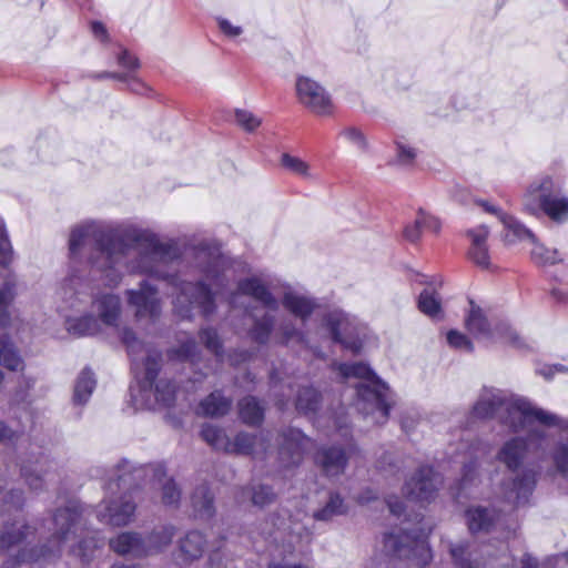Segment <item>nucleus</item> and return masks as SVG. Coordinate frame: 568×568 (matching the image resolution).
Returning a JSON list of instances; mask_svg holds the SVG:
<instances>
[{"mask_svg":"<svg viewBox=\"0 0 568 568\" xmlns=\"http://www.w3.org/2000/svg\"><path fill=\"white\" fill-rule=\"evenodd\" d=\"M89 237L95 243V252L90 256L92 273L99 274L103 285L118 286L124 268L132 274L165 276L161 265L165 263L170 247L151 230L133 224L110 226L88 222L71 231V254H79Z\"/></svg>","mask_w":568,"mask_h":568,"instance_id":"nucleus-1","label":"nucleus"},{"mask_svg":"<svg viewBox=\"0 0 568 568\" xmlns=\"http://www.w3.org/2000/svg\"><path fill=\"white\" fill-rule=\"evenodd\" d=\"M52 534L48 545L39 550L30 547L38 535V528L26 523L16 521L3 527L0 531V549L9 558L3 561L1 568H17L22 562H37L60 552L64 547L79 556L83 561H89L93 552L101 544L97 540H83L84 530L81 507L77 501H70L63 508L55 510L51 523Z\"/></svg>","mask_w":568,"mask_h":568,"instance_id":"nucleus-2","label":"nucleus"},{"mask_svg":"<svg viewBox=\"0 0 568 568\" xmlns=\"http://www.w3.org/2000/svg\"><path fill=\"white\" fill-rule=\"evenodd\" d=\"M223 265L224 258L216 251L200 250L196 253L199 280L193 282L187 274L171 277L174 287L173 308L179 316L191 318L214 311V295L225 285Z\"/></svg>","mask_w":568,"mask_h":568,"instance_id":"nucleus-3","label":"nucleus"},{"mask_svg":"<svg viewBox=\"0 0 568 568\" xmlns=\"http://www.w3.org/2000/svg\"><path fill=\"white\" fill-rule=\"evenodd\" d=\"M120 335L132 358V369L139 383V394L133 393L135 402L148 408L155 404L171 405L176 396L172 384L166 379H160L154 384L160 369L161 354L145 346L128 327L122 328Z\"/></svg>","mask_w":568,"mask_h":568,"instance_id":"nucleus-4","label":"nucleus"},{"mask_svg":"<svg viewBox=\"0 0 568 568\" xmlns=\"http://www.w3.org/2000/svg\"><path fill=\"white\" fill-rule=\"evenodd\" d=\"M470 415L475 419L497 418L514 432L530 427L534 422L551 425L556 415L519 396H506L499 389H484L475 402Z\"/></svg>","mask_w":568,"mask_h":568,"instance_id":"nucleus-5","label":"nucleus"},{"mask_svg":"<svg viewBox=\"0 0 568 568\" xmlns=\"http://www.w3.org/2000/svg\"><path fill=\"white\" fill-rule=\"evenodd\" d=\"M338 372L346 379L351 377L362 379L356 385L358 409L366 416H372L375 424H384L392 406L387 385L362 363L339 364Z\"/></svg>","mask_w":568,"mask_h":568,"instance_id":"nucleus-6","label":"nucleus"},{"mask_svg":"<svg viewBox=\"0 0 568 568\" xmlns=\"http://www.w3.org/2000/svg\"><path fill=\"white\" fill-rule=\"evenodd\" d=\"M142 473V469L131 470V466L128 463L121 465L116 478H111L108 483L105 497L97 508V517L100 521L114 527H121L129 525L133 520L135 504L126 494H120L119 496L116 494L120 490L128 489L132 481L138 479Z\"/></svg>","mask_w":568,"mask_h":568,"instance_id":"nucleus-7","label":"nucleus"},{"mask_svg":"<svg viewBox=\"0 0 568 568\" xmlns=\"http://www.w3.org/2000/svg\"><path fill=\"white\" fill-rule=\"evenodd\" d=\"M558 418L551 425H542L539 422L519 432H526V437H514L504 443L500 447L497 459L504 464L509 470L518 469L526 456L530 453L544 454L554 444L552 427L557 426Z\"/></svg>","mask_w":568,"mask_h":568,"instance_id":"nucleus-8","label":"nucleus"},{"mask_svg":"<svg viewBox=\"0 0 568 568\" xmlns=\"http://www.w3.org/2000/svg\"><path fill=\"white\" fill-rule=\"evenodd\" d=\"M465 327L467 332L484 346L495 344H516L517 333L506 322L489 318L486 312L474 304L469 303V310L465 316Z\"/></svg>","mask_w":568,"mask_h":568,"instance_id":"nucleus-9","label":"nucleus"},{"mask_svg":"<svg viewBox=\"0 0 568 568\" xmlns=\"http://www.w3.org/2000/svg\"><path fill=\"white\" fill-rule=\"evenodd\" d=\"M16 296V283L6 281L0 287V331L11 323L9 306ZM0 365L9 371H21L24 366L18 349L7 334H0Z\"/></svg>","mask_w":568,"mask_h":568,"instance_id":"nucleus-10","label":"nucleus"},{"mask_svg":"<svg viewBox=\"0 0 568 568\" xmlns=\"http://www.w3.org/2000/svg\"><path fill=\"white\" fill-rule=\"evenodd\" d=\"M527 211L536 214L539 210L554 222H565L568 214V201L558 192L554 191H529L524 199Z\"/></svg>","mask_w":568,"mask_h":568,"instance_id":"nucleus-11","label":"nucleus"},{"mask_svg":"<svg viewBox=\"0 0 568 568\" xmlns=\"http://www.w3.org/2000/svg\"><path fill=\"white\" fill-rule=\"evenodd\" d=\"M323 324L335 342L351 348H357L355 338L359 335L361 324L355 316L342 310H332L324 315Z\"/></svg>","mask_w":568,"mask_h":568,"instance_id":"nucleus-12","label":"nucleus"},{"mask_svg":"<svg viewBox=\"0 0 568 568\" xmlns=\"http://www.w3.org/2000/svg\"><path fill=\"white\" fill-rule=\"evenodd\" d=\"M296 92L300 102L317 115H327L333 112L334 105L331 97L317 82L301 77L296 81Z\"/></svg>","mask_w":568,"mask_h":568,"instance_id":"nucleus-13","label":"nucleus"},{"mask_svg":"<svg viewBox=\"0 0 568 568\" xmlns=\"http://www.w3.org/2000/svg\"><path fill=\"white\" fill-rule=\"evenodd\" d=\"M125 296L138 318L153 320L159 316L161 302L158 290L146 281L141 282L138 288L128 290Z\"/></svg>","mask_w":568,"mask_h":568,"instance_id":"nucleus-14","label":"nucleus"},{"mask_svg":"<svg viewBox=\"0 0 568 568\" xmlns=\"http://www.w3.org/2000/svg\"><path fill=\"white\" fill-rule=\"evenodd\" d=\"M403 539L408 540L409 536H397L395 534H386L384 536V549L387 554L397 555L398 557H409L416 565L426 566L432 560V552L425 539H417L414 545L407 549L403 545Z\"/></svg>","mask_w":568,"mask_h":568,"instance_id":"nucleus-15","label":"nucleus"},{"mask_svg":"<svg viewBox=\"0 0 568 568\" xmlns=\"http://www.w3.org/2000/svg\"><path fill=\"white\" fill-rule=\"evenodd\" d=\"M440 480L430 467H422L405 484L404 494L410 500L429 501Z\"/></svg>","mask_w":568,"mask_h":568,"instance_id":"nucleus-16","label":"nucleus"},{"mask_svg":"<svg viewBox=\"0 0 568 568\" xmlns=\"http://www.w3.org/2000/svg\"><path fill=\"white\" fill-rule=\"evenodd\" d=\"M311 446L312 442L308 437L298 429L290 428L281 435L278 449L280 462L285 467L297 465L302 460L304 453Z\"/></svg>","mask_w":568,"mask_h":568,"instance_id":"nucleus-17","label":"nucleus"},{"mask_svg":"<svg viewBox=\"0 0 568 568\" xmlns=\"http://www.w3.org/2000/svg\"><path fill=\"white\" fill-rule=\"evenodd\" d=\"M91 305L102 327H118L122 315V303L119 295L98 294L92 298Z\"/></svg>","mask_w":568,"mask_h":568,"instance_id":"nucleus-18","label":"nucleus"},{"mask_svg":"<svg viewBox=\"0 0 568 568\" xmlns=\"http://www.w3.org/2000/svg\"><path fill=\"white\" fill-rule=\"evenodd\" d=\"M239 295H246L253 297L255 301L263 304L265 307L276 310L278 304L276 298L267 290L265 284L256 276H251L241 280L237 283V290L231 296V303L234 305Z\"/></svg>","mask_w":568,"mask_h":568,"instance_id":"nucleus-19","label":"nucleus"},{"mask_svg":"<svg viewBox=\"0 0 568 568\" xmlns=\"http://www.w3.org/2000/svg\"><path fill=\"white\" fill-rule=\"evenodd\" d=\"M474 202L484 206L487 212L494 213L499 217L500 222L505 226L504 240L508 244H514V243L521 242V241H528L529 243L534 242L535 235L527 227H525L521 223H519L516 219L500 212L495 206L488 204V202L477 201L475 199H474Z\"/></svg>","mask_w":568,"mask_h":568,"instance_id":"nucleus-20","label":"nucleus"},{"mask_svg":"<svg viewBox=\"0 0 568 568\" xmlns=\"http://www.w3.org/2000/svg\"><path fill=\"white\" fill-rule=\"evenodd\" d=\"M88 284L79 276L72 275L64 280L60 288V296L64 308L80 310L88 302Z\"/></svg>","mask_w":568,"mask_h":568,"instance_id":"nucleus-21","label":"nucleus"},{"mask_svg":"<svg viewBox=\"0 0 568 568\" xmlns=\"http://www.w3.org/2000/svg\"><path fill=\"white\" fill-rule=\"evenodd\" d=\"M500 520V514L495 508L475 506L466 511V521L471 532H487Z\"/></svg>","mask_w":568,"mask_h":568,"instance_id":"nucleus-22","label":"nucleus"},{"mask_svg":"<svg viewBox=\"0 0 568 568\" xmlns=\"http://www.w3.org/2000/svg\"><path fill=\"white\" fill-rule=\"evenodd\" d=\"M110 548L119 555L140 557L150 554L145 541L136 532L125 531L110 539Z\"/></svg>","mask_w":568,"mask_h":568,"instance_id":"nucleus-23","label":"nucleus"},{"mask_svg":"<svg viewBox=\"0 0 568 568\" xmlns=\"http://www.w3.org/2000/svg\"><path fill=\"white\" fill-rule=\"evenodd\" d=\"M64 326L67 332L75 337L97 336L103 333L100 321L93 314L80 316L65 314Z\"/></svg>","mask_w":568,"mask_h":568,"instance_id":"nucleus-24","label":"nucleus"},{"mask_svg":"<svg viewBox=\"0 0 568 568\" xmlns=\"http://www.w3.org/2000/svg\"><path fill=\"white\" fill-rule=\"evenodd\" d=\"M316 463L326 476L336 477L344 473L347 458L341 448L327 447L317 453Z\"/></svg>","mask_w":568,"mask_h":568,"instance_id":"nucleus-25","label":"nucleus"},{"mask_svg":"<svg viewBox=\"0 0 568 568\" xmlns=\"http://www.w3.org/2000/svg\"><path fill=\"white\" fill-rule=\"evenodd\" d=\"M535 487V478L530 473H524L517 476L505 489V498L513 507H519L528 501Z\"/></svg>","mask_w":568,"mask_h":568,"instance_id":"nucleus-26","label":"nucleus"},{"mask_svg":"<svg viewBox=\"0 0 568 568\" xmlns=\"http://www.w3.org/2000/svg\"><path fill=\"white\" fill-rule=\"evenodd\" d=\"M283 307L296 318L305 322L315 311L316 304L311 297L294 291H287L282 297Z\"/></svg>","mask_w":568,"mask_h":568,"instance_id":"nucleus-27","label":"nucleus"},{"mask_svg":"<svg viewBox=\"0 0 568 568\" xmlns=\"http://www.w3.org/2000/svg\"><path fill=\"white\" fill-rule=\"evenodd\" d=\"M488 234L489 231L485 225H480L468 232L471 240L469 256L476 265L483 268H488L490 265L488 248L486 245Z\"/></svg>","mask_w":568,"mask_h":568,"instance_id":"nucleus-28","label":"nucleus"},{"mask_svg":"<svg viewBox=\"0 0 568 568\" xmlns=\"http://www.w3.org/2000/svg\"><path fill=\"white\" fill-rule=\"evenodd\" d=\"M205 545V538L200 531H190L180 541V554L179 558L187 564L197 558L203 554Z\"/></svg>","mask_w":568,"mask_h":568,"instance_id":"nucleus-29","label":"nucleus"},{"mask_svg":"<svg viewBox=\"0 0 568 568\" xmlns=\"http://www.w3.org/2000/svg\"><path fill=\"white\" fill-rule=\"evenodd\" d=\"M201 436L210 446L219 450H243L244 448L240 443L231 444V439L226 436L223 429L212 425L204 424L202 426Z\"/></svg>","mask_w":568,"mask_h":568,"instance_id":"nucleus-30","label":"nucleus"},{"mask_svg":"<svg viewBox=\"0 0 568 568\" xmlns=\"http://www.w3.org/2000/svg\"><path fill=\"white\" fill-rule=\"evenodd\" d=\"M240 443L244 448L243 450H226V453L242 454V455H261L267 449V437L263 434L258 436H252L246 433H240L236 435L231 444Z\"/></svg>","mask_w":568,"mask_h":568,"instance_id":"nucleus-31","label":"nucleus"},{"mask_svg":"<svg viewBox=\"0 0 568 568\" xmlns=\"http://www.w3.org/2000/svg\"><path fill=\"white\" fill-rule=\"evenodd\" d=\"M231 408V402L219 392L210 394L202 400L197 414L202 416L217 417L225 415Z\"/></svg>","mask_w":568,"mask_h":568,"instance_id":"nucleus-32","label":"nucleus"},{"mask_svg":"<svg viewBox=\"0 0 568 568\" xmlns=\"http://www.w3.org/2000/svg\"><path fill=\"white\" fill-rule=\"evenodd\" d=\"M95 378L93 373L85 368L77 377L73 392V403L84 405L91 397L95 388Z\"/></svg>","mask_w":568,"mask_h":568,"instance_id":"nucleus-33","label":"nucleus"},{"mask_svg":"<svg viewBox=\"0 0 568 568\" xmlns=\"http://www.w3.org/2000/svg\"><path fill=\"white\" fill-rule=\"evenodd\" d=\"M155 480L161 485L162 503L168 506L176 505L181 497V491L176 484L166 476L165 469L158 466L153 469Z\"/></svg>","mask_w":568,"mask_h":568,"instance_id":"nucleus-34","label":"nucleus"},{"mask_svg":"<svg viewBox=\"0 0 568 568\" xmlns=\"http://www.w3.org/2000/svg\"><path fill=\"white\" fill-rule=\"evenodd\" d=\"M530 244L532 245L530 256L536 264L551 266L564 262V255H560L556 250L546 247L544 244L539 243L536 237H534V242H530Z\"/></svg>","mask_w":568,"mask_h":568,"instance_id":"nucleus-35","label":"nucleus"},{"mask_svg":"<svg viewBox=\"0 0 568 568\" xmlns=\"http://www.w3.org/2000/svg\"><path fill=\"white\" fill-rule=\"evenodd\" d=\"M192 505L196 516L200 518H210L214 514L213 496L207 487H199L193 497Z\"/></svg>","mask_w":568,"mask_h":568,"instance_id":"nucleus-36","label":"nucleus"},{"mask_svg":"<svg viewBox=\"0 0 568 568\" xmlns=\"http://www.w3.org/2000/svg\"><path fill=\"white\" fill-rule=\"evenodd\" d=\"M240 417L246 424H257L263 419V408L254 397H245L239 404Z\"/></svg>","mask_w":568,"mask_h":568,"instance_id":"nucleus-37","label":"nucleus"},{"mask_svg":"<svg viewBox=\"0 0 568 568\" xmlns=\"http://www.w3.org/2000/svg\"><path fill=\"white\" fill-rule=\"evenodd\" d=\"M346 513V506L338 494H331L326 505L314 513V518L317 520H331L335 516Z\"/></svg>","mask_w":568,"mask_h":568,"instance_id":"nucleus-38","label":"nucleus"},{"mask_svg":"<svg viewBox=\"0 0 568 568\" xmlns=\"http://www.w3.org/2000/svg\"><path fill=\"white\" fill-rule=\"evenodd\" d=\"M274 322V316L271 314H265L261 318H256L254 326L250 331L251 338L260 344L266 343L273 331Z\"/></svg>","mask_w":568,"mask_h":568,"instance_id":"nucleus-39","label":"nucleus"},{"mask_svg":"<svg viewBox=\"0 0 568 568\" xmlns=\"http://www.w3.org/2000/svg\"><path fill=\"white\" fill-rule=\"evenodd\" d=\"M235 124L246 133H254L262 125V118L250 110L235 109Z\"/></svg>","mask_w":568,"mask_h":568,"instance_id":"nucleus-40","label":"nucleus"},{"mask_svg":"<svg viewBox=\"0 0 568 568\" xmlns=\"http://www.w3.org/2000/svg\"><path fill=\"white\" fill-rule=\"evenodd\" d=\"M54 477L55 476L52 471L43 468L33 469L24 475L27 485L34 491H40L47 488L49 484L53 481Z\"/></svg>","mask_w":568,"mask_h":568,"instance_id":"nucleus-41","label":"nucleus"},{"mask_svg":"<svg viewBox=\"0 0 568 568\" xmlns=\"http://www.w3.org/2000/svg\"><path fill=\"white\" fill-rule=\"evenodd\" d=\"M280 164L290 174L295 175H311L312 171L310 165L301 158L283 153L280 158Z\"/></svg>","mask_w":568,"mask_h":568,"instance_id":"nucleus-42","label":"nucleus"},{"mask_svg":"<svg viewBox=\"0 0 568 568\" xmlns=\"http://www.w3.org/2000/svg\"><path fill=\"white\" fill-rule=\"evenodd\" d=\"M418 308L422 313L429 317H436L440 314V302L435 293L423 291L418 298Z\"/></svg>","mask_w":568,"mask_h":568,"instance_id":"nucleus-43","label":"nucleus"},{"mask_svg":"<svg viewBox=\"0 0 568 568\" xmlns=\"http://www.w3.org/2000/svg\"><path fill=\"white\" fill-rule=\"evenodd\" d=\"M320 395L311 387L303 388L296 400V408L302 413H312L317 408Z\"/></svg>","mask_w":568,"mask_h":568,"instance_id":"nucleus-44","label":"nucleus"},{"mask_svg":"<svg viewBox=\"0 0 568 568\" xmlns=\"http://www.w3.org/2000/svg\"><path fill=\"white\" fill-rule=\"evenodd\" d=\"M174 536V529L173 527H162L161 529L154 531L149 537V544L146 545L150 549V552L152 550H160L163 547L168 546Z\"/></svg>","mask_w":568,"mask_h":568,"instance_id":"nucleus-45","label":"nucleus"},{"mask_svg":"<svg viewBox=\"0 0 568 568\" xmlns=\"http://www.w3.org/2000/svg\"><path fill=\"white\" fill-rule=\"evenodd\" d=\"M13 261V251L4 224L0 219V265L8 266Z\"/></svg>","mask_w":568,"mask_h":568,"instance_id":"nucleus-46","label":"nucleus"},{"mask_svg":"<svg viewBox=\"0 0 568 568\" xmlns=\"http://www.w3.org/2000/svg\"><path fill=\"white\" fill-rule=\"evenodd\" d=\"M448 344L459 351L471 352L474 349L473 342L459 331H449L447 333Z\"/></svg>","mask_w":568,"mask_h":568,"instance_id":"nucleus-47","label":"nucleus"},{"mask_svg":"<svg viewBox=\"0 0 568 568\" xmlns=\"http://www.w3.org/2000/svg\"><path fill=\"white\" fill-rule=\"evenodd\" d=\"M251 498L255 506L264 507L275 500V494L270 487L260 485L253 488Z\"/></svg>","mask_w":568,"mask_h":568,"instance_id":"nucleus-48","label":"nucleus"},{"mask_svg":"<svg viewBox=\"0 0 568 568\" xmlns=\"http://www.w3.org/2000/svg\"><path fill=\"white\" fill-rule=\"evenodd\" d=\"M278 335L282 343L302 342L303 333L292 323H282L278 327Z\"/></svg>","mask_w":568,"mask_h":568,"instance_id":"nucleus-49","label":"nucleus"},{"mask_svg":"<svg viewBox=\"0 0 568 568\" xmlns=\"http://www.w3.org/2000/svg\"><path fill=\"white\" fill-rule=\"evenodd\" d=\"M552 460L557 469L564 475L568 470V448L565 444H559L554 452H551Z\"/></svg>","mask_w":568,"mask_h":568,"instance_id":"nucleus-50","label":"nucleus"},{"mask_svg":"<svg viewBox=\"0 0 568 568\" xmlns=\"http://www.w3.org/2000/svg\"><path fill=\"white\" fill-rule=\"evenodd\" d=\"M417 226H422L423 230L430 231L437 234L440 231L442 224L438 219L428 215L424 212H418Z\"/></svg>","mask_w":568,"mask_h":568,"instance_id":"nucleus-51","label":"nucleus"},{"mask_svg":"<svg viewBox=\"0 0 568 568\" xmlns=\"http://www.w3.org/2000/svg\"><path fill=\"white\" fill-rule=\"evenodd\" d=\"M467 554V547L464 544H458L455 546H452L450 548V555L458 568H474L469 562L468 559H465L464 556Z\"/></svg>","mask_w":568,"mask_h":568,"instance_id":"nucleus-52","label":"nucleus"},{"mask_svg":"<svg viewBox=\"0 0 568 568\" xmlns=\"http://www.w3.org/2000/svg\"><path fill=\"white\" fill-rule=\"evenodd\" d=\"M201 339L211 352L220 355V339L213 329H203L201 332Z\"/></svg>","mask_w":568,"mask_h":568,"instance_id":"nucleus-53","label":"nucleus"},{"mask_svg":"<svg viewBox=\"0 0 568 568\" xmlns=\"http://www.w3.org/2000/svg\"><path fill=\"white\" fill-rule=\"evenodd\" d=\"M196 344L193 339L187 338L182 345L174 349L173 355L181 361L191 359L195 354Z\"/></svg>","mask_w":568,"mask_h":568,"instance_id":"nucleus-54","label":"nucleus"},{"mask_svg":"<svg viewBox=\"0 0 568 568\" xmlns=\"http://www.w3.org/2000/svg\"><path fill=\"white\" fill-rule=\"evenodd\" d=\"M23 496L21 490L9 489L6 493L0 490V501L6 505H10L13 507L20 506L22 504Z\"/></svg>","mask_w":568,"mask_h":568,"instance_id":"nucleus-55","label":"nucleus"},{"mask_svg":"<svg viewBox=\"0 0 568 568\" xmlns=\"http://www.w3.org/2000/svg\"><path fill=\"white\" fill-rule=\"evenodd\" d=\"M220 30L230 38L239 37L242 33V28L233 26L229 20L219 18L217 19Z\"/></svg>","mask_w":568,"mask_h":568,"instance_id":"nucleus-56","label":"nucleus"},{"mask_svg":"<svg viewBox=\"0 0 568 568\" xmlns=\"http://www.w3.org/2000/svg\"><path fill=\"white\" fill-rule=\"evenodd\" d=\"M423 227L417 226V217L415 219L414 224L406 226L404 231V236L409 242H417L420 239Z\"/></svg>","mask_w":568,"mask_h":568,"instance_id":"nucleus-57","label":"nucleus"},{"mask_svg":"<svg viewBox=\"0 0 568 568\" xmlns=\"http://www.w3.org/2000/svg\"><path fill=\"white\" fill-rule=\"evenodd\" d=\"M346 139L357 144L359 148L365 145L364 136L362 132L355 128H348L343 133Z\"/></svg>","mask_w":568,"mask_h":568,"instance_id":"nucleus-58","label":"nucleus"},{"mask_svg":"<svg viewBox=\"0 0 568 568\" xmlns=\"http://www.w3.org/2000/svg\"><path fill=\"white\" fill-rule=\"evenodd\" d=\"M119 64L128 68L134 69L138 67V61L134 57H132L128 51H123L118 58Z\"/></svg>","mask_w":568,"mask_h":568,"instance_id":"nucleus-59","label":"nucleus"},{"mask_svg":"<svg viewBox=\"0 0 568 568\" xmlns=\"http://www.w3.org/2000/svg\"><path fill=\"white\" fill-rule=\"evenodd\" d=\"M17 437V433L4 425L3 422L0 420V442L12 440Z\"/></svg>","mask_w":568,"mask_h":568,"instance_id":"nucleus-60","label":"nucleus"},{"mask_svg":"<svg viewBox=\"0 0 568 568\" xmlns=\"http://www.w3.org/2000/svg\"><path fill=\"white\" fill-rule=\"evenodd\" d=\"M557 372H564V366H544L538 371L545 379H550Z\"/></svg>","mask_w":568,"mask_h":568,"instance_id":"nucleus-61","label":"nucleus"},{"mask_svg":"<svg viewBox=\"0 0 568 568\" xmlns=\"http://www.w3.org/2000/svg\"><path fill=\"white\" fill-rule=\"evenodd\" d=\"M476 465L475 463H470L469 465H465V473L462 479V486L465 488L468 483L473 481V474L475 471Z\"/></svg>","mask_w":568,"mask_h":568,"instance_id":"nucleus-62","label":"nucleus"},{"mask_svg":"<svg viewBox=\"0 0 568 568\" xmlns=\"http://www.w3.org/2000/svg\"><path fill=\"white\" fill-rule=\"evenodd\" d=\"M398 154L404 162H408L415 156L414 150L404 145H398Z\"/></svg>","mask_w":568,"mask_h":568,"instance_id":"nucleus-63","label":"nucleus"},{"mask_svg":"<svg viewBox=\"0 0 568 568\" xmlns=\"http://www.w3.org/2000/svg\"><path fill=\"white\" fill-rule=\"evenodd\" d=\"M389 511L396 516L403 513V505L399 501H394L392 498L387 499Z\"/></svg>","mask_w":568,"mask_h":568,"instance_id":"nucleus-64","label":"nucleus"}]
</instances>
